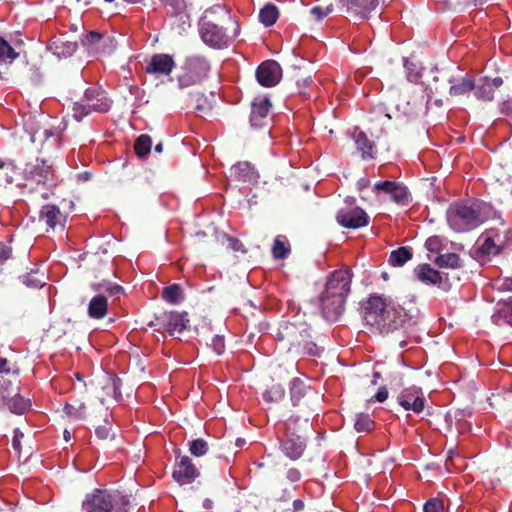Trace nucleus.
Returning a JSON list of instances; mask_svg holds the SVG:
<instances>
[{
    "label": "nucleus",
    "mask_w": 512,
    "mask_h": 512,
    "mask_svg": "<svg viewBox=\"0 0 512 512\" xmlns=\"http://www.w3.org/2000/svg\"><path fill=\"white\" fill-rule=\"evenodd\" d=\"M271 108L268 98H258L252 102L250 123L254 128H262L267 124V117Z\"/></svg>",
    "instance_id": "4be33fe9"
},
{
    "label": "nucleus",
    "mask_w": 512,
    "mask_h": 512,
    "mask_svg": "<svg viewBox=\"0 0 512 512\" xmlns=\"http://www.w3.org/2000/svg\"><path fill=\"white\" fill-rule=\"evenodd\" d=\"M375 427V422L368 414L360 413L356 415L354 428L357 432H371Z\"/></svg>",
    "instance_id": "79ce46f5"
},
{
    "label": "nucleus",
    "mask_w": 512,
    "mask_h": 512,
    "mask_svg": "<svg viewBox=\"0 0 512 512\" xmlns=\"http://www.w3.org/2000/svg\"><path fill=\"white\" fill-rule=\"evenodd\" d=\"M275 337L283 348L299 356L320 357L324 350L314 341L311 327L306 322H283Z\"/></svg>",
    "instance_id": "7ed1b4c3"
},
{
    "label": "nucleus",
    "mask_w": 512,
    "mask_h": 512,
    "mask_svg": "<svg viewBox=\"0 0 512 512\" xmlns=\"http://www.w3.org/2000/svg\"><path fill=\"white\" fill-rule=\"evenodd\" d=\"M175 68V61L169 54H154L145 67V72L156 76H168Z\"/></svg>",
    "instance_id": "aec40b11"
},
{
    "label": "nucleus",
    "mask_w": 512,
    "mask_h": 512,
    "mask_svg": "<svg viewBox=\"0 0 512 512\" xmlns=\"http://www.w3.org/2000/svg\"><path fill=\"white\" fill-rule=\"evenodd\" d=\"M443 501L438 498L429 499L423 506L424 512H443Z\"/></svg>",
    "instance_id": "603ef678"
},
{
    "label": "nucleus",
    "mask_w": 512,
    "mask_h": 512,
    "mask_svg": "<svg viewBox=\"0 0 512 512\" xmlns=\"http://www.w3.org/2000/svg\"><path fill=\"white\" fill-rule=\"evenodd\" d=\"M290 394L294 406H303L308 409L307 411H313L311 408L313 392L303 381L294 378L290 387Z\"/></svg>",
    "instance_id": "412c9836"
},
{
    "label": "nucleus",
    "mask_w": 512,
    "mask_h": 512,
    "mask_svg": "<svg viewBox=\"0 0 512 512\" xmlns=\"http://www.w3.org/2000/svg\"><path fill=\"white\" fill-rule=\"evenodd\" d=\"M12 257V248L10 245L0 242V264L5 263Z\"/></svg>",
    "instance_id": "13d9d810"
},
{
    "label": "nucleus",
    "mask_w": 512,
    "mask_h": 512,
    "mask_svg": "<svg viewBox=\"0 0 512 512\" xmlns=\"http://www.w3.org/2000/svg\"><path fill=\"white\" fill-rule=\"evenodd\" d=\"M278 17V9L274 4L271 3L266 4L259 12V20L266 27L274 25Z\"/></svg>",
    "instance_id": "e433bc0d"
},
{
    "label": "nucleus",
    "mask_w": 512,
    "mask_h": 512,
    "mask_svg": "<svg viewBox=\"0 0 512 512\" xmlns=\"http://www.w3.org/2000/svg\"><path fill=\"white\" fill-rule=\"evenodd\" d=\"M337 223L347 229H359L369 224V216L364 209L356 205L353 197H347L344 205L337 211Z\"/></svg>",
    "instance_id": "6e6552de"
},
{
    "label": "nucleus",
    "mask_w": 512,
    "mask_h": 512,
    "mask_svg": "<svg viewBox=\"0 0 512 512\" xmlns=\"http://www.w3.org/2000/svg\"><path fill=\"white\" fill-rule=\"evenodd\" d=\"M171 15H179L187 8V0H161Z\"/></svg>",
    "instance_id": "a18cd8bd"
},
{
    "label": "nucleus",
    "mask_w": 512,
    "mask_h": 512,
    "mask_svg": "<svg viewBox=\"0 0 512 512\" xmlns=\"http://www.w3.org/2000/svg\"><path fill=\"white\" fill-rule=\"evenodd\" d=\"M280 447L285 456L295 461L303 455L306 449V439L300 436L295 437L284 434Z\"/></svg>",
    "instance_id": "5701e85b"
},
{
    "label": "nucleus",
    "mask_w": 512,
    "mask_h": 512,
    "mask_svg": "<svg viewBox=\"0 0 512 512\" xmlns=\"http://www.w3.org/2000/svg\"><path fill=\"white\" fill-rule=\"evenodd\" d=\"M483 242L481 243L480 247H479V251L483 254V255H487V256H490V255H498L502 252V249H500L497 244L491 239V237L489 235H487V233L485 232L483 234Z\"/></svg>",
    "instance_id": "c03bdc74"
},
{
    "label": "nucleus",
    "mask_w": 512,
    "mask_h": 512,
    "mask_svg": "<svg viewBox=\"0 0 512 512\" xmlns=\"http://www.w3.org/2000/svg\"><path fill=\"white\" fill-rule=\"evenodd\" d=\"M130 499L118 492L95 489L85 496L82 512H128Z\"/></svg>",
    "instance_id": "39448f33"
},
{
    "label": "nucleus",
    "mask_w": 512,
    "mask_h": 512,
    "mask_svg": "<svg viewBox=\"0 0 512 512\" xmlns=\"http://www.w3.org/2000/svg\"><path fill=\"white\" fill-rule=\"evenodd\" d=\"M419 310L414 299L400 304L392 298L372 294L363 304V319L366 325L381 334H388L415 323Z\"/></svg>",
    "instance_id": "f257e3e1"
},
{
    "label": "nucleus",
    "mask_w": 512,
    "mask_h": 512,
    "mask_svg": "<svg viewBox=\"0 0 512 512\" xmlns=\"http://www.w3.org/2000/svg\"><path fill=\"white\" fill-rule=\"evenodd\" d=\"M416 278L426 285H441L442 274L433 269L429 264H420L414 269Z\"/></svg>",
    "instance_id": "393cba45"
},
{
    "label": "nucleus",
    "mask_w": 512,
    "mask_h": 512,
    "mask_svg": "<svg viewBox=\"0 0 512 512\" xmlns=\"http://www.w3.org/2000/svg\"><path fill=\"white\" fill-rule=\"evenodd\" d=\"M500 110L505 115H512V100L503 101L500 105Z\"/></svg>",
    "instance_id": "0e129e2a"
},
{
    "label": "nucleus",
    "mask_w": 512,
    "mask_h": 512,
    "mask_svg": "<svg viewBox=\"0 0 512 512\" xmlns=\"http://www.w3.org/2000/svg\"><path fill=\"white\" fill-rule=\"evenodd\" d=\"M373 190L378 193H384L389 196L393 202L406 205L409 202V192L407 187L396 181H380L374 184Z\"/></svg>",
    "instance_id": "ddd939ff"
},
{
    "label": "nucleus",
    "mask_w": 512,
    "mask_h": 512,
    "mask_svg": "<svg viewBox=\"0 0 512 512\" xmlns=\"http://www.w3.org/2000/svg\"><path fill=\"white\" fill-rule=\"evenodd\" d=\"M119 384H120L119 379H116L115 377L110 376L108 379V384L106 386L107 388H110L112 390V395L116 399L121 397Z\"/></svg>",
    "instance_id": "4d7b16f0"
},
{
    "label": "nucleus",
    "mask_w": 512,
    "mask_h": 512,
    "mask_svg": "<svg viewBox=\"0 0 512 512\" xmlns=\"http://www.w3.org/2000/svg\"><path fill=\"white\" fill-rule=\"evenodd\" d=\"M305 508V504L301 499L293 501V512H302Z\"/></svg>",
    "instance_id": "338daca9"
},
{
    "label": "nucleus",
    "mask_w": 512,
    "mask_h": 512,
    "mask_svg": "<svg viewBox=\"0 0 512 512\" xmlns=\"http://www.w3.org/2000/svg\"><path fill=\"white\" fill-rule=\"evenodd\" d=\"M10 385L11 382H9ZM29 401L20 396L19 387L11 386V389H0V407H7L11 412L23 414L29 407Z\"/></svg>",
    "instance_id": "4468645a"
},
{
    "label": "nucleus",
    "mask_w": 512,
    "mask_h": 512,
    "mask_svg": "<svg viewBox=\"0 0 512 512\" xmlns=\"http://www.w3.org/2000/svg\"><path fill=\"white\" fill-rule=\"evenodd\" d=\"M208 443L202 439L197 438L189 443V452L195 457H201L208 452Z\"/></svg>",
    "instance_id": "de8ad7c7"
},
{
    "label": "nucleus",
    "mask_w": 512,
    "mask_h": 512,
    "mask_svg": "<svg viewBox=\"0 0 512 512\" xmlns=\"http://www.w3.org/2000/svg\"><path fill=\"white\" fill-rule=\"evenodd\" d=\"M355 145L363 160L374 159L376 157L375 144L363 131H360L355 136Z\"/></svg>",
    "instance_id": "cd10ccee"
},
{
    "label": "nucleus",
    "mask_w": 512,
    "mask_h": 512,
    "mask_svg": "<svg viewBox=\"0 0 512 512\" xmlns=\"http://www.w3.org/2000/svg\"><path fill=\"white\" fill-rule=\"evenodd\" d=\"M151 147L152 139L149 135L142 134L136 138L134 151L139 158H145L150 153Z\"/></svg>",
    "instance_id": "58836bf2"
},
{
    "label": "nucleus",
    "mask_w": 512,
    "mask_h": 512,
    "mask_svg": "<svg viewBox=\"0 0 512 512\" xmlns=\"http://www.w3.org/2000/svg\"><path fill=\"white\" fill-rule=\"evenodd\" d=\"M94 290L103 289L110 296H118L124 293V289L122 286L118 284H110V283H101L93 286Z\"/></svg>",
    "instance_id": "3c124183"
},
{
    "label": "nucleus",
    "mask_w": 512,
    "mask_h": 512,
    "mask_svg": "<svg viewBox=\"0 0 512 512\" xmlns=\"http://www.w3.org/2000/svg\"><path fill=\"white\" fill-rule=\"evenodd\" d=\"M18 175V169L13 163L0 160V185L13 183Z\"/></svg>",
    "instance_id": "c9c22d12"
},
{
    "label": "nucleus",
    "mask_w": 512,
    "mask_h": 512,
    "mask_svg": "<svg viewBox=\"0 0 512 512\" xmlns=\"http://www.w3.org/2000/svg\"><path fill=\"white\" fill-rule=\"evenodd\" d=\"M188 100L193 108L198 112H204L209 108L207 98L203 93L198 91H191L188 93Z\"/></svg>",
    "instance_id": "37998d69"
},
{
    "label": "nucleus",
    "mask_w": 512,
    "mask_h": 512,
    "mask_svg": "<svg viewBox=\"0 0 512 512\" xmlns=\"http://www.w3.org/2000/svg\"><path fill=\"white\" fill-rule=\"evenodd\" d=\"M230 171L231 175L241 182H251L256 178L254 167L247 161L236 163Z\"/></svg>",
    "instance_id": "7c9ffc66"
},
{
    "label": "nucleus",
    "mask_w": 512,
    "mask_h": 512,
    "mask_svg": "<svg viewBox=\"0 0 512 512\" xmlns=\"http://www.w3.org/2000/svg\"><path fill=\"white\" fill-rule=\"evenodd\" d=\"M370 185V180L368 178H360L358 181H357V188L359 191H362L364 190L365 188H367L368 186Z\"/></svg>",
    "instance_id": "774afa93"
},
{
    "label": "nucleus",
    "mask_w": 512,
    "mask_h": 512,
    "mask_svg": "<svg viewBox=\"0 0 512 512\" xmlns=\"http://www.w3.org/2000/svg\"><path fill=\"white\" fill-rule=\"evenodd\" d=\"M287 478L291 482H297V481H299L301 479V473L296 468H290L287 471Z\"/></svg>",
    "instance_id": "e2e57ef3"
},
{
    "label": "nucleus",
    "mask_w": 512,
    "mask_h": 512,
    "mask_svg": "<svg viewBox=\"0 0 512 512\" xmlns=\"http://www.w3.org/2000/svg\"><path fill=\"white\" fill-rule=\"evenodd\" d=\"M413 252L410 247H399L393 250L389 257V263L393 267H401L412 259Z\"/></svg>",
    "instance_id": "72a5a7b5"
},
{
    "label": "nucleus",
    "mask_w": 512,
    "mask_h": 512,
    "mask_svg": "<svg viewBox=\"0 0 512 512\" xmlns=\"http://www.w3.org/2000/svg\"><path fill=\"white\" fill-rule=\"evenodd\" d=\"M352 274L349 269L332 272L321 286L317 303L321 314L328 322H336L345 310L347 296L351 290Z\"/></svg>",
    "instance_id": "f03ea898"
},
{
    "label": "nucleus",
    "mask_w": 512,
    "mask_h": 512,
    "mask_svg": "<svg viewBox=\"0 0 512 512\" xmlns=\"http://www.w3.org/2000/svg\"><path fill=\"white\" fill-rule=\"evenodd\" d=\"M21 280L24 285L29 288H41L45 283L43 277L39 276L38 271H31L21 276Z\"/></svg>",
    "instance_id": "49530a36"
},
{
    "label": "nucleus",
    "mask_w": 512,
    "mask_h": 512,
    "mask_svg": "<svg viewBox=\"0 0 512 512\" xmlns=\"http://www.w3.org/2000/svg\"><path fill=\"white\" fill-rule=\"evenodd\" d=\"M333 11V5L329 4L326 7L314 6L310 9V15L315 21H321Z\"/></svg>",
    "instance_id": "8fccbe9b"
},
{
    "label": "nucleus",
    "mask_w": 512,
    "mask_h": 512,
    "mask_svg": "<svg viewBox=\"0 0 512 512\" xmlns=\"http://www.w3.org/2000/svg\"><path fill=\"white\" fill-rule=\"evenodd\" d=\"M373 398L377 402H384L388 398L387 388L385 386L380 387Z\"/></svg>",
    "instance_id": "680f3d73"
},
{
    "label": "nucleus",
    "mask_w": 512,
    "mask_h": 512,
    "mask_svg": "<svg viewBox=\"0 0 512 512\" xmlns=\"http://www.w3.org/2000/svg\"><path fill=\"white\" fill-rule=\"evenodd\" d=\"M10 367L9 362L6 358L0 357V373H9Z\"/></svg>",
    "instance_id": "69168bd1"
},
{
    "label": "nucleus",
    "mask_w": 512,
    "mask_h": 512,
    "mask_svg": "<svg viewBox=\"0 0 512 512\" xmlns=\"http://www.w3.org/2000/svg\"><path fill=\"white\" fill-rule=\"evenodd\" d=\"M102 39V35L98 32L91 31L81 38V42L84 46H91L97 44Z\"/></svg>",
    "instance_id": "864d4df0"
},
{
    "label": "nucleus",
    "mask_w": 512,
    "mask_h": 512,
    "mask_svg": "<svg viewBox=\"0 0 512 512\" xmlns=\"http://www.w3.org/2000/svg\"><path fill=\"white\" fill-rule=\"evenodd\" d=\"M228 244H229V247L235 252H242V253L246 252V250L244 249L243 243L237 238L228 237Z\"/></svg>",
    "instance_id": "052dcab7"
},
{
    "label": "nucleus",
    "mask_w": 512,
    "mask_h": 512,
    "mask_svg": "<svg viewBox=\"0 0 512 512\" xmlns=\"http://www.w3.org/2000/svg\"><path fill=\"white\" fill-rule=\"evenodd\" d=\"M441 76L445 78L450 85L449 94L453 97L463 96L474 90L475 81L468 75L460 77L454 74H450L448 71H443Z\"/></svg>",
    "instance_id": "6ab92c4d"
},
{
    "label": "nucleus",
    "mask_w": 512,
    "mask_h": 512,
    "mask_svg": "<svg viewBox=\"0 0 512 512\" xmlns=\"http://www.w3.org/2000/svg\"><path fill=\"white\" fill-rule=\"evenodd\" d=\"M112 100L108 93L99 87H90L85 90L80 102L73 105V117L81 121L92 112L106 113L111 109Z\"/></svg>",
    "instance_id": "423d86ee"
},
{
    "label": "nucleus",
    "mask_w": 512,
    "mask_h": 512,
    "mask_svg": "<svg viewBox=\"0 0 512 512\" xmlns=\"http://www.w3.org/2000/svg\"><path fill=\"white\" fill-rule=\"evenodd\" d=\"M24 177L27 182L43 185L50 188L56 185L57 177L51 165L45 160L37 158L35 162L28 163L24 169Z\"/></svg>",
    "instance_id": "9d476101"
},
{
    "label": "nucleus",
    "mask_w": 512,
    "mask_h": 512,
    "mask_svg": "<svg viewBox=\"0 0 512 512\" xmlns=\"http://www.w3.org/2000/svg\"><path fill=\"white\" fill-rule=\"evenodd\" d=\"M157 324L170 335L182 333L189 323L186 312L165 311L156 317Z\"/></svg>",
    "instance_id": "9b49d317"
},
{
    "label": "nucleus",
    "mask_w": 512,
    "mask_h": 512,
    "mask_svg": "<svg viewBox=\"0 0 512 512\" xmlns=\"http://www.w3.org/2000/svg\"><path fill=\"white\" fill-rule=\"evenodd\" d=\"M19 54L11 47V45L2 37H0V78H2V68H7V64H11Z\"/></svg>",
    "instance_id": "473e14b6"
},
{
    "label": "nucleus",
    "mask_w": 512,
    "mask_h": 512,
    "mask_svg": "<svg viewBox=\"0 0 512 512\" xmlns=\"http://www.w3.org/2000/svg\"><path fill=\"white\" fill-rule=\"evenodd\" d=\"M210 65L203 56L193 55L185 59L177 76L178 87L185 89L201 83L207 78Z\"/></svg>",
    "instance_id": "0eeeda50"
},
{
    "label": "nucleus",
    "mask_w": 512,
    "mask_h": 512,
    "mask_svg": "<svg viewBox=\"0 0 512 512\" xmlns=\"http://www.w3.org/2000/svg\"><path fill=\"white\" fill-rule=\"evenodd\" d=\"M40 221H43L49 228L54 229L57 225H62L64 217L56 205H44L40 210Z\"/></svg>",
    "instance_id": "a878e982"
},
{
    "label": "nucleus",
    "mask_w": 512,
    "mask_h": 512,
    "mask_svg": "<svg viewBox=\"0 0 512 512\" xmlns=\"http://www.w3.org/2000/svg\"><path fill=\"white\" fill-rule=\"evenodd\" d=\"M397 401L405 410H412L414 413H421L425 407L423 391L417 386L403 389L398 395Z\"/></svg>",
    "instance_id": "2eb2a0df"
},
{
    "label": "nucleus",
    "mask_w": 512,
    "mask_h": 512,
    "mask_svg": "<svg viewBox=\"0 0 512 512\" xmlns=\"http://www.w3.org/2000/svg\"><path fill=\"white\" fill-rule=\"evenodd\" d=\"M211 348L213 349V351L218 354V355H221L224 353L225 351V342H224V338L222 336H219V335H215L213 338H212V341H211V344H210Z\"/></svg>",
    "instance_id": "5fc2aeb1"
},
{
    "label": "nucleus",
    "mask_w": 512,
    "mask_h": 512,
    "mask_svg": "<svg viewBox=\"0 0 512 512\" xmlns=\"http://www.w3.org/2000/svg\"><path fill=\"white\" fill-rule=\"evenodd\" d=\"M63 410L70 418L75 420L85 419L86 406L83 402L76 401L75 403H66Z\"/></svg>",
    "instance_id": "a19ab883"
},
{
    "label": "nucleus",
    "mask_w": 512,
    "mask_h": 512,
    "mask_svg": "<svg viewBox=\"0 0 512 512\" xmlns=\"http://www.w3.org/2000/svg\"><path fill=\"white\" fill-rule=\"evenodd\" d=\"M162 297L165 301L177 304L183 299L182 288L179 284L166 286L162 291Z\"/></svg>",
    "instance_id": "ea45409f"
},
{
    "label": "nucleus",
    "mask_w": 512,
    "mask_h": 512,
    "mask_svg": "<svg viewBox=\"0 0 512 512\" xmlns=\"http://www.w3.org/2000/svg\"><path fill=\"white\" fill-rule=\"evenodd\" d=\"M434 262L440 268L456 269L461 266L460 257L456 253L440 254L435 258Z\"/></svg>",
    "instance_id": "4c0bfd02"
},
{
    "label": "nucleus",
    "mask_w": 512,
    "mask_h": 512,
    "mask_svg": "<svg viewBox=\"0 0 512 512\" xmlns=\"http://www.w3.org/2000/svg\"><path fill=\"white\" fill-rule=\"evenodd\" d=\"M285 392L280 385H273L263 393V399L268 402H278L284 398Z\"/></svg>",
    "instance_id": "09e8293b"
},
{
    "label": "nucleus",
    "mask_w": 512,
    "mask_h": 512,
    "mask_svg": "<svg viewBox=\"0 0 512 512\" xmlns=\"http://www.w3.org/2000/svg\"><path fill=\"white\" fill-rule=\"evenodd\" d=\"M441 246V239L439 236H431L425 241V247L430 252H437Z\"/></svg>",
    "instance_id": "6e6d98bb"
},
{
    "label": "nucleus",
    "mask_w": 512,
    "mask_h": 512,
    "mask_svg": "<svg viewBox=\"0 0 512 512\" xmlns=\"http://www.w3.org/2000/svg\"><path fill=\"white\" fill-rule=\"evenodd\" d=\"M489 218L488 207L480 202H457L447 211L449 226L457 232L476 229Z\"/></svg>",
    "instance_id": "20e7f679"
},
{
    "label": "nucleus",
    "mask_w": 512,
    "mask_h": 512,
    "mask_svg": "<svg viewBox=\"0 0 512 512\" xmlns=\"http://www.w3.org/2000/svg\"><path fill=\"white\" fill-rule=\"evenodd\" d=\"M501 77L490 79L482 77L475 83V96L482 101H492L494 99V92L503 84Z\"/></svg>",
    "instance_id": "b1692460"
},
{
    "label": "nucleus",
    "mask_w": 512,
    "mask_h": 512,
    "mask_svg": "<svg viewBox=\"0 0 512 512\" xmlns=\"http://www.w3.org/2000/svg\"><path fill=\"white\" fill-rule=\"evenodd\" d=\"M312 412L306 411L304 415L291 414L289 418L285 421V435L288 436H300L301 438L307 437V434L310 430V416Z\"/></svg>",
    "instance_id": "a211bd4d"
},
{
    "label": "nucleus",
    "mask_w": 512,
    "mask_h": 512,
    "mask_svg": "<svg viewBox=\"0 0 512 512\" xmlns=\"http://www.w3.org/2000/svg\"><path fill=\"white\" fill-rule=\"evenodd\" d=\"M110 430H111V428H110L109 424L106 423L105 425L98 426L95 430V433L99 439L106 440L110 435Z\"/></svg>",
    "instance_id": "bf43d9fd"
},
{
    "label": "nucleus",
    "mask_w": 512,
    "mask_h": 512,
    "mask_svg": "<svg viewBox=\"0 0 512 512\" xmlns=\"http://www.w3.org/2000/svg\"><path fill=\"white\" fill-rule=\"evenodd\" d=\"M291 81H293L295 85V93H298L305 98L310 97L306 89L311 85L312 79L311 75L307 71L300 68L295 69L291 77Z\"/></svg>",
    "instance_id": "c85d7f7f"
},
{
    "label": "nucleus",
    "mask_w": 512,
    "mask_h": 512,
    "mask_svg": "<svg viewBox=\"0 0 512 512\" xmlns=\"http://www.w3.org/2000/svg\"><path fill=\"white\" fill-rule=\"evenodd\" d=\"M339 2L346 14L358 20L366 18L379 4V0H339Z\"/></svg>",
    "instance_id": "f3484780"
},
{
    "label": "nucleus",
    "mask_w": 512,
    "mask_h": 512,
    "mask_svg": "<svg viewBox=\"0 0 512 512\" xmlns=\"http://www.w3.org/2000/svg\"><path fill=\"white\" fill-rule=\"evenodd\" d=\"M486 233L497 244V246L502 249V251L512 248V230L510 228L503 230L490 228Z\"/></svg>",
    "instance_id": "2f4dec72"
},
{
    "label": "nucleus",
    "mask_w": 512,
    "mask_h": 512,
    "mask_svg": "<svg viewBox=\"0 0 512 512\" xmlns=\"http://www.w3.org/2000/svg\"><path fill=\"white\" fill-rule=\"evenodd\" d=\"M199 475V470L191 458L186 455L180 456V460L175 464L172 472L173 479L180 485L192 483Z\"/></svg>",
    "instance_id": "dca6fc26"
},
{
    "label": "nucleus",
    "mask_w": 512,
    "mask_h": 512,
    "mask_svg": "<svg viewBox=\"0 0 512 512\" xmlns=\"http://www.w3.org/2000/svg\"><path fill=\"white\" fill-rule=\"evenodd\" d=\"M492 321L497 326L506 324L512 326V297L498 303V309L492 315Z\"/></svg>",
    "instance_id": "bb28decb"
},
{
    "label": "nucleus",
    "mask_w": 512,
    "mask_h": 512,
    "mask_svg": "<svg viewBox=\"0 0 512 512\" xmlns=\"http://www.w3.org/2000/svg\"><path fill=\"white\" fill-rule=\"evenodd\" d=\"M272 256L274 259H284L290 253V245L285 235H278L274 239V243L271 249Z\"/></svg>",
    "instance_id": "f704fd0d"
},
{
    "label": "nucleus",
    "mask_w": 512,
    "mask_h": 512,
    "mask_svg": "<svg viewBox=\"0 0 512 512\" xmlns=\"http://www.w3.org/2000/svg\"><path fill=\"white\" fill-rule=\"evenodd\" d=\"M215 9L211 8L204 12L199 23V32L201 39L210 47L222 49L229 44V37L225 34L222 27L209 20V15L214 13Z\"/></svg>",
    "instance_id": "1a4fd4ad"
},
{
    "label": "nucleus",
    "mask_w": 512,
    "mask_h": 512,
    "mask_svg": "<svg viewBox=\"0 0 512 512\" xmlns=\"http://www.w3.org/2000/svg\"><path fill=\"white\" fill-rule=\"evenodd\" d=\"M88 316L92 319H103L108 313V301L104 295L94 296L88 304Z\"/></svg>",
    "instance_id": "c756f323"
},
{
    "label": "nucleus",
    "mask_w": 512,
    "mask_h": 512,
    "mask_svg": "<svg viewBox=\"0 0 512 512\" xmlns=\"http://www.w3.org/2000/svg\"><path fill=\"white\" fill-rule=\"evenodd\" d=\"M257 82L263 87H274L282 78V68L275 60H266L256 69Z\"/></svg>",
    "instance_id": "f8f14e48"
}]
</instances>
